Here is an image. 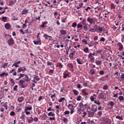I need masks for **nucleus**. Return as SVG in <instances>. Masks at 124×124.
Returning a JSON list of instances; mask_svg holds the SVG:
<instances>
[{"label":"nucleus","instance_id":"nucleus-31","mask_svg":"<svg viewBox=\"0 0 124 124\" xmlns=\"http://www.w3.org/2000/svg\"><path fill=\"white\" fill-rule=\"evenodd\" d=\"M70 68H73V64L71 63H69L67 65Z\"/></svg>","mask_w":124,"mask_h":124},{"label":"nucleus","instance_id":"nucleus-57","mask_svg":"<svg viewBox=\"0 0 124 124\" xmlns=\"http://www.w3.org/2000/svg\"><path fill=\"white\" fill-rule=\"evenodd\" d=\"M19 63H21V62L20 61H18L16 62H15L14 63V64L12 66V67H13V66H14V65H15V64H19Z\"/></svg>","mask_w":124,"mask_h":124},{"label":"nucleus","instance_id":"nucleus-36","mask_svg":"<svg viewBox=\"0 0 124 124\" xmlns=\"http://www.w3.org/2000/svg\"><path fill=\"white\" fill-rule=\"evenodd\" d=\"M4 10H3L2 12H0V14H3L4 13H5V9H8V7H6L4 8Z\"/></svg>","mask_w":124,"mask_h":124},{"label":"nucleus","instance_id":"nucleus-45","mask_svg":"<svg viewBox=\"0 0 124 124\" xmlns=\"http://www.w3.org/2000/svg\"><path fill=\"white\" fill-rule=\"evenodd\" d=\"M25 117H26V116H25V112H22L21 114V119H25Z\"/></svg>","mask_w":124,"mask_h":124},{"label":"nucleus","instance_id":"nucleus-35","mask_svg":"<svg viewBox=\"0 0 124 124\" xmlns=\"http://www.w3.org/2000/svg\"><path fill=\"white\" fill-rule=\"evenodd\" d=\"M48 116H49V117H53L54 116H55V114L53 113L52 112H50L49 113H48Z\"/></svg>","mask_w":124,"mask_h":124},{"label":"nucleus","instance_id":"nucleus-41","mask_svg":"<svg viewBox=\"0 0 124 124\" xmlns=\"http://www.w3.org/2000/svg\"><path fill=\"white\" fill-rule=\"evenodd\" d=\"M79 107L80 108H84V104H83V103L80 102L79 103Z\"/></svg>","mask_w":124,"mask_h":124},{"label":"nucleus","instance_id":"nucleus-48","mask_svg":"<svg viewBox=\"0 0 124 124\" xmlns=\"http://www.w3.org/2000/svg\"><path fill=\"white\" fill-rule=\"evenodd\" d=\"M123 79H124V74H122L121 78H120V81H123Z\"/></svg>","mask_w":124,"mask_h":124},{"label":"nucleus","instance_id":"nucleus-1","mask_svg":"<svg viewBox=\"0 0 124 124\" xmlns=\"http://www.w3.org/2000/svg\"><path fill=\"white\" fill-rule=\"evenodd\" d=\"M24 83H25V80L23 79L20 80L18 82L19 86H20L23 89H24V88H26V86L24 85Z\"/></svg>","mask_w":124,"mask_h":124},{"label":"nucleus","instance_id":"nucleus-6","mask_svg":"<svg viewBox=\"0 0 124 124\" xmlns=\"http://www.w3.org/2000/svg\"><path fill=\"white\" fill-rule=\"evenodd\" d=\"M96 31H99V32H102L103 31V28L99 27V26H95Z\"/></svg>","mask_w":124,"mask_h":124},{"label":"nucleus","instance_id":"nucleus-63","mask_svg":"<svg viewBox=\"0 0 124 124\" xmlns=\"http://www.w3.org/2000/svg\"><path fill=\"white\" fill-rule=\"evenodd\" d=\"M99 73L100 75H103V74H104V71L103 70H101Z\"/></svg>","mask_w":124,"mask_h":124},{"label":"nucleus","instance_id":"nucleus-44","mask_svg":"<svg viewBox=\"0 0 124 124\" xmlns=\"http://www.w3.org/2000/svg\"><path fill=\"white\" fill-rule=\"evenodd\" d=\"M77 26V23H76V22L73 23L72 25V28H75Z\"/></svg>","mask_w":124,"mask_h":124},{"label":"nucleus","instance_id":"nucleus-40","mask_svg":"<svg viewBox=\"0 0 124 124\" xmlns=\"http://www.w3.org/2000/svg\"><path fill=\"white\" fill-rule=\"evenodd\" d=\"M73 93L75 95H78V91L77 90H74Z\"/></svg>","mask_w":124,"mask_h":124},{"label":"nucleus","instance_id":"nucleus-55","mask_svg":"<svg viewBox=\"0 0 124 124\" xmlns=\"http://www.w3.org/2000/svg\"><path fill=\"white\" fill-rule=\"evenodd\" d=\"M10 116H15V112L14 111H11L10 113Z\"/></svg>","mask_w":124,"mask_h":124},{"label":"nucleus","instance_id":"nucleus-5","mask_svg":"<svg viewBox=\"0 0 124 124\" xmlns=\"http://www.w3.org/2000/svg\"><path fill=\"white\" fill-rule=\"evenodd\" d=\"M27 70V69L25 67H20V68L18 69L17 72L20 73L21 71L25 72Z\"/></svg>","mask_w":124,"mask_h":124},{"label":"nucleus","instance_id":"nucleus-56","mask_svg":"<svg viewBox=\"0 0 124 124\" xmlns=\"http://www.w3.org/2000/svg\"><path fill=\"white\" fill-rule=\"evenodd\" d=\"M81 98H82V97L80 95H78L77 99V100H78V101H80V100H81Z\"/></svg>","mask_w":124,"mask_h":124},{"label":"nucleus","instance_id":"nucleus-38","mask_svg":"<svg viewBox=\"0 0 124 124\" xmlns=\"http://www.w3.org/2000/svg\"><path fill=\"white\" fill-rule=\"evenodd\" d=\"M63 100H65V98L64 97H62L58 100V101L59 102H62Z\"/></svg>","mask_w":124,"mask_h":124},{"label":"nucleus","instance_id":"nucleus-30","mask_svg":"<svg viewBox=\"0 0 124 124\" xmlns=\"http://www.w3.org/2000/svg\"><path fill=\"white\" fill-rule=\"evenodd\" d=\"M32 109V107H27L25 108L24 111H29V110H31Z\"/></svg>","mask_w":124,"mask_h":124},{"label":"nucleus","instance_id":"nucleus-33","mask_svg":"<svg viewBox=\"0 0 124 124\" xmlns=\"http://www.w3.org/2000/svg\"><path fill=\"white\" fill-rule=\"evenodd\" d=\"M83 29L84 31H89V29H88V25L86 24L85 26H83Z\"/></svg>","mask_w":124,"mask_h":124},{"label":"nucleus","instance_id":"nucleus-34","mask_svg":"<svg viewBox=\"0 0 124 124\" xmlns=\"http://www.w3.org/2000/svg\"><path fill=\"white\" fill-rule=\"evenodd\" d=\"M82 93L84 94V95H88V94H89L88 93L86 92V90L85 89L82 90Z\"/></svg>","mask_w":124,"mask_h":124},{"label":"nucleus","instance_id":"nucleus-12","mask_svg":"<svg viewBox=\"0 0 124 124\" xmlns=\"http://www.w3.org/2000/svg\"><path fill=\"white\" fill-rule=\"evenodd\" d=\"M27 121L28 122V124H31L33 122V118L32 117H30V119H28V117H26Z\"/></svg>","mask_w":124,"mask_h":124},{"label":"nucleus","instance_id":"nucleus-58","mask_svg":"<svg viewBox=\"0 0 124 124\" xmlns=\"http://www.w3.org/2000/svg\"><path fill=\"white\" fill-rule=\"evenodd\" d=\"M8 64V63H4L3 64V67L4 68H5V67L7 66Z\"/></svg>","mask_w":124,"mask_h":124},{"label":"nucleus","instance_id":"nucleus-32","mask_svg":"<svg viewBox=\"0 0 124 124\" xmlns=\"http://www.w3.org/2000/svg\"><path fill=\"white\" fill-rule=\"evenodd\" d=\"M43 37H45L46 40L49 39V35H47V34H44Z\"/></svg>","mask_w":124,"mask_h":124},{"label":"nucleus","instance_id":"nucleus-64","mask_svg":"<svg viewBox=\"0 0 124 124\" xmlns=\"http://www.w3.org/2000/svg\"><path fill=\"white\" fill-rule=\"evenodd\" d=\"M101 52H102V50H98L96 51V53H97V54H100Z\"/></svg>","mask_w":124,"mask_h":124},{"label":"nucleus","instance_id":"nucleus-24","mask_svg":"<svg viewBox=\"0 0 124 124\" xmlns=\"http://www.w3.org/2000/svg\"><path fill=\"white\" fill-rule=\"evenodd\" d=\"M110 8L111 9H115L116 8V5L114 3H111L110 4Z\"/></svg>","mask_w":124,"mask_h":124},{"label":"nucleus","instance_id":"nucleus-61","mask_svg":"<svg viewBox=\"0 0 124 124\" xmlns=\"http://www.w3.org/2000/svg\"><path fill=\"white\" fill-rule=\"evenodd\" d=\"M83 43H84V44H88V42H87V41L86 40V39H83L82 40Z\"/></svg>","mask_w":124,"mask_h":124},{"label":"nucleus","instance_id":"nucleus-49","mask_svg":"<svg viewBox=\"0 0 124 124\" xmlns=\"http://www.w3.org/2000/svg\"><path fill=\"white\" fill-rule=\"evenodd\" d=\"M100 42H104V41H105V39L104 38V37H101L100 39Z\"/></svg>","mask_w":124,"mask_h":124},{"label":"nucleus","instance_id":"nucleus-16","mask_svg":"<svg viewBox=\"0 0 124 124\" xmlns=\"http://www.w3.org/2000/svg\"><path fill=\"white\" fill-rule=\"evenodd\" d=\"M60 33L62 35H65L66 34V31L64 30H60Z\"/></svg>","mask_w":124,"mask_h":124},{"label":"nucleus","instance_id":"nucleus-2","mask_svg":"<svg viewBox=\"0 0 124 124\" xmlns=\"http://www.w3.org/2000/svg\"><path fill=\"white\" fill-rule=\"evenodd\" d=\"M8 44L9 46H11V45H14V44H15V42H14L13 38H10L8 40Z\"/></svg>","mask_w":124,"mask_h":124},{"label":"nucleus","instance_id":"nucleus-8","mask_svg":"<svg viewBox=\"0 0 124 124\" xmlns=\"http://www.w3.org/2000/svg\"><path fill=\"white\" fill-rule=\"evenodd\" d=\"M33 43L35 45H41V40H38V41H33Z\"/></svg>","mask_w":124,"mask_h":124},{"label":"nucleus","instance_id":"nucleus-4","mask_svg":"<svg viewBox=\"0 0 124 124\" xmlns=\"http://www.w3.org/2000/svg\"><path fill=\"white\" fill-rule=\"evenodd\" d=\"M98 98L99 99H105V97H104V94H103V93H101L99 94Z\"/></svg>","mask_w":124,"mask_h":124},{"label":"nucleus","instance_id":"nucleus-60","mask_svg":"<svg viewBox=\"0 0 124 124\" xmlns=\"http://www.w3.org/2000/svg\"><path fill=\"white\" fill-rule=\"evenodd\" d=\"M10 82H11L12 84H13L14 85L15 84V82H14V80L13 79V78L11 79V80H10Z\"/></svg>","mask_w":124,"mask_h":124},{"label":"nucleus","instance_id":"nucleus-59","mask_svg":"<svg viewBox=\"0 0 124 124\" xmlns=\"http://www.w3.org/2000/svg\"><path fill=\"white\" fill-rule=\"evenodd\" d=\"M47 66H51L52 65V62H51L48 61V62H47Z\"/></svg>","mask_w":124,"mask_h":124},{"label":"nucleus","instance_id":"nucleus-22","mask_svg":"<svg viewBox=\"0 0 124 124\" xmlns=\"http://www.w3.org/2000/svg\"><path fill=\"white\" fill-rule=\"evenodd\" d=\"M63 74V78H64V79L67 78V77L69 76V74H66L65 73H64Z\"/></svg>","mask_w":124,"mask_h":124},{"label":"nucleus","instance_id":"nucleus-21","mask_svg":"<svg viewBox=\"0 0 124 124\" xmlns=\"http://www.w3.org/2000/svg\"><path fill=\"white\" fill-rule=\"evenodd\" d=\"M77 28L78 29H80L78 30V31H81V30H82V24H78L77 25Z\"/></svg>","mask_w":124,"mask_h":124},{"label":"nucleus","instance_id":"nucleus-10","mask_svg":"<svg viewBox=\"0 0 124 124\" xmlns=\"http://www.w3.org/2000/svg\"><path fill=\"white\" fill-rule=\"evenodd\" d=\"M95 97H96V94H93V95H91L90 96V98L91 101H94V99H95Z\"/></svg>","mask_w":124,"mask_h":124},{"label":"nucleus","instance_id":"nucleus-28","mask_svg":"<svg viewBox=\"0 0 124 124\" xmlns=\"http://www.w3.org/2000/svg\"><path fill=\"white\" fill-rule=\"evenodd\" d=\"M77 112L78 113V114H82V109L78 108Z\"/></svg>","mask_w":124,"mask_h":124},{"label":"nucleus","instance_id":"nucleus-26","mask_svg":"<svg viewBox=\"0 0 124 124\" xmlns=\"http://www.w3.org/2000/svg\"><path fill=\"white\" fill-rule=\"evenodd\" d=\"M95 63L97 64V65H101L102 62L101 61H96Z\"/></svg>","mask_w":124,"mask_h":124},{"label":"nucleus","instance_id":"nucleus-47","mask_svg":"<svg viewBox=\"0 0 124 124\" xmlns=\"http://www.w3.org/2000/svg\"><path fill=\"white\" fill-rule=\"evenodd\" d=\"M6 20H7V17L6 16H3L2 17V20L3 21V22H5Z\"/></svg>","mask_w":124,"mask_h":124},{"label":"nucleus","instance_id":"nucleus-46","mask_svg":"<svg viewBox=\"0 0 124 124\" xmlns=\"http://www.w3.org/2000/svg\"><path fill=\"white\" fill-rule=\"evenodd\" d=\"M58 66L59 67H60V68H62V67L63 66V65L62 64V63H59L58 64Z\"/></svg>","mask_w":124,"mask_h":124},{"label":"nucleus","instance_id":"nucleus-13","mask_svg":"<svg viewBox=\"0 0 124 124\" xmlns=\"http://www.w3.org/2000/svg\"><path fill=\"white\" fill-rule=\"evenodd\" d=\"M108 106L110 105L111 108H113V107H114V105H115V103H114V102L111 101L108 104Z\"/></svg>","mask_w":124,"mask_h":124},{"label":"nucleus","instance_id":"nucleus-50","mask_svg":"<svg viewBox=\"0 0 124 124\" xmlns=\"http://www.w3.org/2000/svg\"><path fill=\"white\" fill-rule=\"evenodd\" d=\"M17 88H18V85L15 86V87H14V91L17 92V91H18V89H17Z\"/></svg>","mask_w":124,"mask_h":124},{"label":"nucleus","instance_id":"nucleus-17","mask_svg":"<svg viewBox=\"0 0 124 124\" xmlns=\"http://www.w3.org/2000/svg\"><path fill=\"white\" fill-rule=\"evenodd\" d=\"M92 53H90L88 55V58L91 60V61H93V60H94V57H93V56H92Z\"/></svg>","mask_w":124,"mask_h":124},{"label":"nucleus","instance_id":"nucleus-18","mask_svg":"<svg viewBox=\"0 0 124 124\" xmlns=\"http://www.w3.org/2000/svg\"><path fill=\"white\" fill-rule=\"evenodd\" d=\"M28 11H29V10H26V9H24L22 12V15H24L25 14H27V13H28Z\"/></svg>","mask_w":124,"mask_h":124},{"label":"nucleus","instance_id":"nucleus-62","mask_svg":"<svg viewBox=\"0 0 124 124\" xmlns=\"http://www.w3.org/2000/svg\"><path fill=\"white\" fill-rule=\"evenodd\" d=\"M49 73H50V74L51 75H53V73H54V70L50 69L49 71Z\"/></svg>","mask_w":124,"mask_h":124},{"label":"nucleus","instance_id":"nucleus-14","mask_svg":"<svg viewBox=\"0 0 124 124\" xmlns=\"http://www.w3.org/2000/svg\"><path fill=\"white\" fill-rule=\"evenodd\" d=\"M68 108L70 110H74V107L73 105H72V104H69L68 105Z\"/></svg>","mask_w":124,"mask_h":124},{"label":"nucleus","instance_id":"nucleus-53","mask_svg":"<svg viewBox=\"0 0 124 124\" xmlns=\"http://www.w3.org/2000/svg\"><path fill=\"white\" fill-rule=\"evenodd\" d=\"M69 113H70L69 111L66 110L64 112V115H69Z\"/></svg>","mask_w":124,"mask_h":124},{"label":"nucleus","instance_id":"nucleus-20","mask_svg":"<svg viewBox=\"0 0 124 124\" xmlns=\"http://www.w3.org/2000/svg\"><path fill=\"white\" fill-rule=\"evenodd\" d=\"M89 31H90L91 32H95V31H96V29L95 26L94 27V29H91L90 30H89Z\"/></svg>","mask_w":124,"mask_h":124},{"label":"nucleus","instance_id":"nucleus-39","mask_svg":"<svg viewBox=\"0 0 124 124\" xmlns=\"http://www.w3.org/2000/svg\"><path fill=\"white\" fill-rule=\"evenodd\" d=\"M119 99L121 101H124V97L123 96H120L119 97Z\"/></svg>","mask_w":124,"mask_h":124},{"label":"nucleus","instance_id":"nucleus-54","mask_svg":"<svg viewBox=\"0 0 124 124\" xmlns=\"http://www.w3.org/2000/svg\"><path fill=\"white\" fill-rule=\"evenodd\" d=\"M103 90H108V85H104L103 87Z\"/></svg>","mask_w":124,"mask_h":124},{"label":"nucleus","instance_id":"nucleus-25","mask_svg":"<svg viewBox=\"0 0 124 124\" xmlns=\"http://www.w3.org/2000/svg\"><path fill=\"white\" fill-rule=\"evenodd\" d=\"M90 73H91V75H93L94 74H95V71H94V69H92L90 70Z\"/></svg>","mask_w":124,"mask_h":124},{"label":"nucleus","instance_id":"nucleus-27","mask_svg":"<svg viewBox=\"0 0 124 124\" xmlns=\"http://www.w3.org/2000/svg\"><path fill=\"white\" fill-rule=\"evenodd\" d=\"M62 121L65 123V124H67V122H68V119H67V118L65 117H64L62 119Z\"/></svg>","mask_w":124,"mask_h":124},{"label":"nucleus","instance_id":"nucleus-52","mask_svg":"<svg viewBox=\"0 0 124 124\" xmlns=\"http://www.w3.org/2000/svg\"><path fill=\"white\" fill-rule=\"evenodd\" d=\"M94 103H95V104H97V105H99L100 104V102H99V101H98L97 102H96V100L94 101Z\"/></svg>","mask_w":124,"mask_h":124},{"label":"nucleus","instance_id":"nucleus-19","mask_svg":"<svg viewBox=\"0 0 124 124\" xmlns=\"http://www.w3.org/2000/svg\"><path fill=\"white\" fill-rule=\"evenodd\" d=\"M34 80H36V81H38L39 80H40V78L38 76H34V77L33 78Z\"/></svg>","mask_w":124,"mask_h":124},{"label":"nucleus","instance_id":"nucleus-9","mask_svg":"<svg viewBox=\"0 0 124 124\" xmlns=\"http://www.w3.org/2000/svg\"><path fill=\"white\" fill-rule=\"evenodd\" d=\"M117 45L119 46V51H122V50H123V48H124V46H123V44L119 42L117 44Z\"/></svg>","mask_w":124,"mask_h":124},{"label":"nucleus","instance_id":"nucleus-11","mask_svg":"<svg viewBox=\"0 0 124 124\" xmlns=\"http://www.w3.org/2000/svg\"><path fill=\"white\" fill-rule=\"evenodd\" d=\"M25 78H24V81H26V82H30L31 81V79H30V78H29V76L27 75H25Z\"/></svg>","mask_w":124,"mask_h":124},{"label":"nucleus","instance_id":"nucleus-51","mask_svg":"<svg viewBox=\"0 0 124 124\" xmlns=\"http://www.w3.org/2000/svg\"><path fill=\"white\" fill-rule=\"evenodd\" d=\"M42 118L43 119H44V120H45L46 118H47V115L44 113V115L42 116Z\"/></svg>","mask_w":124,"mask_h":124},{"label":"nucleus","instance_id":"nucleus-43","mask_svg":"<svg viewBox=\"0 0 124 124\" xmlns=\"http://www.w3.org/2000/svg\"><path fill=\"white\" fill-rule=\"evenodd\" d=\"M116 119H119V120H121V121H123L124 120V118L123 117L121 116H116Z\"/></svg>","mask_w":124,"mask_h":124},{"label":"nucleus","instance_id":"nucleus-3","mask_svg":"<svg viewBox=\"0 0 124 124\" xmlns=\"http://www.w3.org/2000/svg\"><path fill=\"white\" fill-rule=\"evenodd\" d=\"M87 22L89 23L91 25H92L93 23L94 19L93 18H91V17H88L87 19Z\"/></svg>","mask_w":124,"mask_h":124},{"label":"nucleus","instance_id":"nucleus-42","mask_svg":"<svg viewBox=\"0 0 124 124\" xmlns=\"http://www.w3.org/2000/svg\"><path fill=\"white\" fill-rule=\"evenodd\" d=\"M84 52H85V53H88V52H89V48L88 47H86L84 48V49H83Z\"/></svg>","mask_w":124,"mask_h":124},{"label":"nucleus","instance_id":"nucleus-7","mask_svg":"<svg viewBox=\"0 0 124 124\" xmlns=\"http://www.w3.org/2000/svg\"><path fill=\"white\" fill-rule=\"evenodd\" d=\"M91 110H92L93 112H96V111H97L96 105H92V108H91Z\"/></svg>","mask_w":124,"mask_h":124},{"label":"nucleus","instance_id":"nucleus-15","mask_svg":"<svg viewBox=\"0 0 124 124\" xmlns=\"http://www.w3.org/2000/svg\"><path fill=\"white\" fill-rule=\"evenodd\" d=\"M5 28L6 29V30H9V29L11 28V25H10L9 23H7L5 25Z\"/></svg>","mask_w":124,"mask_h":124},{"label":"nucleus","instance_id":"nucleus-23","mask_svg":"<svg viewBox=\"0 0 124 124\" xmlns=\"http://www.w3.org/2000/svg\"><path fill=\"white\" fill-rule=\"evenodd\" d=\"M77 62L78 64H83V62H82V61H81V59H77Z\"/></svg>","mask_w":124,"mask_h":124},{"label":"nucleus","instance_id":"nucleus-37","mask_svg":"<svg viewBox=\"0 0 124 124\" xmlns=\"http://www.w3.org/2000/svg\"><path fill=\"white\" fill-rule=\"evenodd\" d=\"M94 44H95L94 43H90L88 44V46L89 47H93V46H94Z\"/></svg>","mask_w":124,"mask_h":124},{"label":"nucleus","instance_id":"nucleus-29","mask_svg":"<svg viewBox=\"0 0 124 124\" xmlns=\"http://www.w3.org/2000/svg\"><path fill=\"white\" fill-rule=\"evenodd\" d=\"M23 100H24V97H23L18 98L17 99V101H18V102H22Z\"/></svg>","mask_w":124,"mask_h":124}]
</instances>
